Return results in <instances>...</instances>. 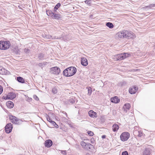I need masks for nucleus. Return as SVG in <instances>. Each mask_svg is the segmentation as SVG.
Returning <instances> with one entry per match:
<instances>
[{"mask_svg":"<svg viewBox=\"0 0 155 155\" xmlns=\"http://www.w3.org/2000/svg\"><path fill=\"white\" fill-rule=\"evenodd\" d=\"M130 107V105L129 104H125L123 108L124 109V110L126 112L129 110Z\"/></svg>","mask_w":155,"mask_h":155,"instance_id":"aec40b11","label":"nucleus"},{"mask_svg":"<svg viewBox=\"0 0 155 155\" xmlns=\"http://www.w3.org/2000/svg\"><path fill=\"white\" fill-rule=\"evenodd\" d=\"M120 38H135V35L132 32L127 30H123L117 34Z\"/></svg>","mask_w":155,"mask_h":155,"instance_id":"f257e3e1","label":"nucleus"},{"mask_svg":"<svg viewBox=\"0 0 155 155\" xmlns=\"http://www.w3.org/2000/svg\"><path fill=\"white\" fill-rule=\"evenodd\" d=\"M130 55V54L128 53H122L115 56L114 59L116 61L122 60L129 57Z\"/></svg>","mask_w":155,"mask_h":155,"instance_id":"7ed1b4c3","label":"nucleus"},{"mask_svg":"<svg viewBox=\"0 0 155 155\" xmlns=\"http://www.w3.org/2000/svg\"><path fill=\"white\" fill-rule=\"evenodd\" d=\"M111 102L114 103H118L120 102V100L117 96H115L111 98Z\"/></svg>","mask_w":155,"mask_h":155,"instance_id":"4468645a","label":"nucleus"},{"mask_svg":"<svg viewBox=\"0 0 155 155\" xmlns=\"http://www.w3.org/2000/svg\"><path fill=\"white\" fill-rule=\"evenodd\" d=\"M155 7V4H150L149 5L146 6L144 8H153Z\"/></svg>","mask_w":155,"mask_h":155,"instance_id":"bb28decb","label":"nucleus"},{"mask_svg":"<svg viewBox=\"0 0 155 155\" xmlns=\"http://www.w3.org/2000/svg\"><path fill=\"white\" fill-rule=\"evenodd\" d=\"M75 101V99L74 98H71L68 100V102L69 104H73L74 103Z\"/></svg>","mask_w":155,"mask_h":155,"instance_id":"cd10ccee","label":"nucleus"},{"mask_svg":"<svg viewBox=\"0 0 155 155\" xmlns=\"http://www.w3.org/2000/svg\"><path fill=\"white\" fill-rule=\"evenodd\" d=\"M12 124L11 123L7 124L5 127V132L8 134L10 133L12 131Z\"/></svg>","mask_w":155,"mask_h":155,"instance_id":"1a4fd4ad","label":"nucleus"},{"mask_svg":"<svg viewBox=\"0 0 155 155\" xmlns=\"http://www.w3.org/2000/svg\"><path fill=\"white\" fill-rule=\"evenodd\" d=\"M77 69L73 67H70L65 69L63 73L64 75L66 77H70L74 75L76 73Z\"/></svg>","mask_w":155,"mask_h":155,"instance_id":"f03ea898","label":"nucleus"},{"mask_svg":"<svg viewBox=\"0 0 155 155\" xmlns=\"http://www.w3.org/2000/svg\"><path fill=\"white\" fill-rule=\"evenodd\" d=\"M62 153L64 154H66V151H62Z\"/></svg>","mask_w":155,"mask_h":155,"instance_id":"a19ab883","label":"nucleus"},{"mask_svg":"<svg viewBox=\"0 0 155 155\" xmlns=\"http://www.w3.org/2000/svg\"><path fill=\"white\" fill-rule=\"evenodd\" d=\"M52 91L54 94H56L57 92V89L56 88H54L52 89Z\"/></svg>","mask_w":155,"mask_h":155,"instance_id":"f704fd0d","label":"nucleus"},{"mask_svg":"<svg viewBox=\"0 0 155 155\" xmlns=\"http://www.w3.org/2000/svg\"><path fill=\"white\" fill-rule=\"evenodd\" d=\"M51 70L52 74L56 75L58 74L61 71L60 68L57 67L52 68Z\"/></svg>","mask_w":155,"mask_h":155,"instance_id":"9d476101","label":"nucleus"},{"mask_svg":"<svg viewBox=\"0 0 155 155\" xmlns=\"http://www.w3.org/2000/svg\"><path fill=\"white\" fill-rule=\"evenodd\" d=\"M46 117L47 119V120L49 122H50V123H51V121H52L51 120V119L47 114H46Z\"/></svg>","mask_w":155,"mask_h":155,"instance_id":"473e14b6","label":"nucleus"},{"mask_svg":"<svg viewBox=\"0 0 155 155\" xmlns=\"http://www.w3.org/2000/svg\"><path fill=\"white\" fill-rule=\"evenodd\" d=\"M105 137H106V136L105 135H103L102 136V138H105Z\"/></svg>","mask_w":155,"mask_h":155,"instance_id":"c03bdc74","label":"nucleus"},{"mask_svg":"<svg viewBox=\"0 0 155 155\" xmlns=\"http://www.w3.org/2000/svg\"><path fill=\"white\" fill-rule=\"evenodd\" d=\"M35 96V97L36 98H35V99L36 100H39V98H38L36 96Z\"/></svg>","mask_w":155,"mask_h":155,"instance_id":"79ce46f5","label":"nucleus"},{"mask_svg":"<svg viewBox=\"0 0 155 155\" xmlns=\"http://www.w3.org/2000/svg\"><path fill=\"white\" fill-rule=\"evenodd\" d=\"M87 143L83 141H82L81 142V144L83 148L85 149L86 148V146Z\"/></svg>","mask_w":155,"mask_h":155,"instance_id":"c756f323","label":"nucleus"},{"mask_svg":"<svg viewBox=\"0 0 155 155\" xmlns=\"http://www.w3.org/2000/svg\"><path fill=\"white\" fill-rule=\"evenodd\" d=\"M38 65L40 66V67H42L43 66V64L41 63H39L38 64Z\"/></svg>","mask_w":155,"mask_h":155,"instance_id":"ea45409f","label":"nucleus"},{"mask_svg":"<svg viewBox=\"0 0 155 155\" xmlns=\"http://www.w3.org/2000/svg\"><path fill=\"white\" fill-rule=\"evenodd\" d=\"M24 52L26 53H28L30 52V50L29 49L25 48L24 49Z\"/></svg>","mask_w":155,"mask_h":155,"instance_id":"e433bc0d","label":"nucleus"},{"mask_svg":"<svg viewBox=\"0 0 155 155\" xmlns=\"http://www.w3.org/2000/svg\"><path fill=\"white\" fill-rule=\"evenodd\" d=\"M10 119L12 120V123L17 124H20L21 122V121L19 119H18L14 116H12L10 117Z\"/></svg>","mask_w":155,"mask_h":155,"instance_id":"6e6552de","label":"nucleus"},{"mask_svg":"<svg viewBox=\"0 0 155 155\" xmlns=\"http://www.w3.org/2000/svg\"><path fill=\"white\" fill-rule=\"evenodd\" d=\"M93 147V146L92 144L88 143H87L86 146V148H85L84 149L88 150L92 148Z\"/></svg>","mask_w":155,"mask_h":155,"instance_id":"b1692460","label":"nucleus"},{"mask_svg":"<svg viewBox=\"0 0 155 155\" xmlns=\"http://www.w3.org/2000/svg\"><path fill=\"white\" fill-rule=\"evenodd\" d=\"M63 113L64 114H65V115H66V117H67V114L65 112H63Z\"/></svg>","mask_w":155,"mask_h":155,"instance_id":"37998d69","label":"nucleus"},{"mask_svg":"<svg viewBox=\"0 0 155 155\" xmlns=\"http://www.w3.org/2000/svg\"><path fill=\"white\" fill-rule=\"evenodd\" d=\"M45 144L46 147L48 148L50 147L52 144V142L51 140H47L45 141Z\"/></svg>","mask_w":155,"mask_h":155,"instance_id":"ddd939ff","label":"nucleus"},{"mask_svg":"<svg viewBox=\"0 0 155 155\" xmlns=\"http://www.w3.org/2000/svg\"><path fill=\"white\" fill-rule=\"evenodd\" d=\"M87 133H88V134L90 135V136H93V134H94V133H93L91 131H89L87 132Z\"/></svg>","mask_w":155,"mask_h":155,"instance_id":"c9c22d12","label":"nucleus"},{"mask_svg":"<svg viewBox=\"0 0 155 155\" xmlns=\"http://www.w3.org/2000/svg\"><path fill=\"white\" fill-rule=\"evenodd\" d=\"M130 137V134L127 132H124L120 135L121 140L123 141L127 140Z\"/></svg>","mask_w":155,"mask_h":155,"instance_id":"0eeeda50","label":"nucleus"},{"mask_svg":"<svg viewBox=\"0 0 155 155\" xmlns=\"http://www.w3.org/2000/svg\"><path fill=\"white\" fill-rule=\"evenodd\" d=\"M91 0H87L85 1L86 4H87L89 5H90L91 4Z\"/></svg>","mask_w":155,"mask_h":155,"instance_id":"2f4dec72","label":"nucleus"},{"mask_svg":"<svg viewBox=\"0 0 155 155\" xmlns=\"http://www.w3.org/2000/svg\"><path fill=\"white\" fill-rule=\"evenodd\" d=\"M88 94H89V95H90L92 93V90L91 89V88L90 87H89L88 88Z\"/></svg>","mask_w":155,"mask_h":155,"instance_id":"72a5a7b5","label":"nucleus"},{"mask_svg":"<svg viewBox=\"0 0 155 155\" xmlns=\"http://www.w3.org/2000/svg\"><path fill=\"white\" fill-rule=\"evenodd\" d=\"M3 91V87L2 86L0 85V95L2 94Z\"/></svg>","mask_w":155,"mask_h":155,"instance_id":"58836bf2","label":"nucleus"},{"mask_svg":"<svg viewBox=\"0 0 155 155\" xmlns=\"http://www.w3.org/2000/svg\"><path fill=\"white\" fill-rule=\"evenodd\" d=\"M119 127L118 125L115 124H114L112 126V130L114 132H117L118 130Z\"/></svg>","mask_w":155,"mask_h":155,"instance_id":"a211bd4d","label":"nucleus"},{"mask_svg":"<svg viewBox=\"0 0 155 155\" xmlns=\"http://www.w3.org/2000/svg\"><path fill=\"white\" fill-rule=\"evenodd\" d=\"M61 4L60 3H58L55 6L54 8V11L55 12H56L57 10L60 6Z\"/></svg>","mask_w":155,"mask_h":155,"instance_id":"a878e982","label":"nucleus"},{"mask_svg":"<svg viewBox=\"0 0 155 155\" xmlns=\"http://www.w3.org/2000/svg\"><path fill=\"white\" fill-rule=\"evenodd\" d=\"M138 90V87L135 86L130 87L129 90V92L131 94H135Z\"/></svg>","mask_w":155,"mask_h":155,"instance_id":"9b49d317","label":"nucleus"},{"mask_svg":"<svg viewBox=\"0 0 155 155\" xmlns=\"http://www.w3.org/2000/svg\"><path fill=\"white\" fill-rule=\"evenodd\" d=\"M150 149L148 148H146L143 151V155H150Z\"/></svg>","mask_w":155,"mask_h":155,"instance_id":"6ab92c4d","label":"nucleus"},{"mask_svg":"<svg viewBox=\"0 0 155 155\" xmlns=\"http://www.w3.org/2000/svg\"><path fill=\"white\" fill-rule=\"evenodd\" d=\"M46 14L48 16L51 17L53 19H59L61 18V16L60 15L53 13L51 11H47Z\"/></svg>","mask_w":155,"mask_h":155,"instance_id":"39448f33","label":"nucleus"},{"mask_svg":"<svg viewBox=\"0 0 155 155\" xmlns=\"http://www.w3.org/2000/svg\"><path fill=\"white\" fill-rule=\"evenodd\" d=\"M122 155H128V153L127 151H125L122 153Z\"/></svg>","mask_w":155,"mask_h":155,"instance_id":"4c0bfd02","label":"nucleus"},{"mask_svg":"<svg viewBox=\"0 0 155 155\" xmlns=\"http://www.w3.org/2000/svg\"><path fill=\"white\" fill-rule=\"evenodd\" d=\"M17 80L18 82L22 83H24L25 82V80L23 78L20 77H17Z\"/></svg>","mask_w":155,"mask_h":155,"instance_id":"4be33fe9","label":"nucleus"},{"mask_svg":"<svg viewBox=\"0 0 155 155\" xmlns=\"http://www.w3.org/2000/svg\"><path fill=\"white\" fill-rule=\"evenodd\" d=\"M44 55L43 54L40 53L38 54V58L40 60H43L44 59Z\"/></svg>","mask_w":155,"mask_h":155,"instance_id":"c85d7f7f","label":"nucleus"},{"mask_svg":"<svg viewBox=\"0 0 155 155\" xmlns=\"http://www.w3.org/2000/svg\"><path fill=\"white\" fill-rule=\"evenodd\" d=\"M50 123H51L56 128H58V126L54 121H51V122Z\"/></svg>","mask_w":155,"mask_h":155,"instance_id":"7c9ffc66","label":"nucleus"},{"mask_svg":"<svg viewBox=\"0 0 155 155\" xmlns=\"http://www.w3.org/2000/svg\"><path fill=\"white\" fill-rule=\"evenodd\" d=\"M134 134L137 135L139 137H141L143 134L141 132H140L139 131L135 130L133 132Z\"/></svg>","mask_w":155,"mask_h":155,"instance_id":"412c9836","label":"nucleus"},{"mask_svg":"<svg viewBox=\"0 0 155 155\" xmlns=\"http://www.w3.org/2000/svg\"><path fill=\"white\" fill-rule=\"evenodd\" d=\"M11 45L10 42L9 41H0V49L6 50L8 49Z\"/></svg>","mask_w":155,"mask_h":155,"instance_id":"20e7f679","label":"nucleus"},{"mask_svg":"<svg viewBox=\"0 0 155 155\" xmlns=\"http://www.w3.org/2000/svg\"><path fill=\"white\" fill-rule=\"evenodd\" d=\"M106 26L110 28H113L114 27V25L113 24L110 22H108L106 24Z\"/></svg>","mask_w":155,"mask_h":155,"instance_id":"393cba45","label":"nucleus"},{"mask_svg":"<svg viewBox=\"0 0 155 155\" xmlns=\"http://www.w3.org/2000/svg\"><path fill=\"white\" fill-rule=\"evenodd\" d=\"M46 38L49 39H57L58 38H56V37L54 35H48L46 36Z\"/></svg>","mask_w":155,"mask_h":155,"instance_id":"5701e85b","label":"nucleus"},{"mask_svg":"<svg viewBox=\"0 0 155 155\" xmlns=\"http://www.w3.org/2000/svg\"><path fill=\"white\" fill-rule=\"evenodd\" d=\"M6 104L8 108H11L13 107L14 104L11 101H8L6 103Z\"/></svg>","mask_w":155,"mask_h":155,"instance_id":"f3484780","label":"nucleus"},{"mask_svg":"<svg viewBox=\"0 0 155 155\" xmlns=\"http://www.w3.org/2000/svg\"><path fill=\"white\" fill-rule=\"evenodd\" d=\"M81 63L83 66H87L88 64V62L87 59L85 58H82Z\"/></svg>","mask_w":155,"mask_h":155,"instance_id":"2eb2a0df","label":"nucleus"},{"mask_svg":"<svg viewBox=\"0 0 155 155\" xmlns=\"http://www.w3.org/2000/svg\"><path fill=\"white\" fill-rule=\"evenodd\" d=\"M16 97L15 94L12 92L9 93L8 94H5L2 97V99L5 100L10 99L12 100L15 98Z\"/></svg>","mask_w":155,"mask_h":155,"instance_id":"423d86ee","label":"nucleus"},{"mask_svg":"<svg viewBox=\"0 0 155 155\" xmlns=\"http://www.w3.org/2000/svg\"><path fill=\"white\" fill-rule=\"evenodd\" d=\"M8 71L5 68L0 67V74L2 75L7 74L8 73Z\"/></svg>","mask_w":155,"mask_h":155,"instance_id":"dca6fc26","label":"nucleus"},{"mask_svg":"<svg viewBox=\"0 0 155 155\" xmlns=\"http://www.w3.org/2000/svg\"><path fill=\"white\" fill-rule=\"evenodd\" d=\"M89 115L92 118H96L97 117V114L93 110H90L88 112Z\"/></svg>","mask_w":155,"mask_h":155,"instance_id":"f8f14e48","label":"nucleus"}]
</instances>
